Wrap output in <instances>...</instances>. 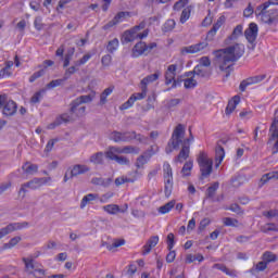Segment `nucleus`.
<instances>
[{
  "instance_id": "1",
  "label": "nucleus",
  "mask_w": 278,
  "mask_h": 278,
  "mask_svg": "<svg viewBox=\"0 0 278 278\" xmlns=\"http://www.w3.org/2000/svg\"><path fill=\"white\" fill-rule=\"evenodd\" d=\"M185 138H186V126H184V124H178L174 128L172 137L165 148V153H167V155H170L173 151H178V149H180V152L174 159V162L176 164H181L186 162L188 157H190V143L194 142L192 128L189 127V138H186V139Z\"/></svg>"
},
{
  "instance_id": "2",
  "label": "nucleus",
  "mask_w": 278,
  "mask_h": 278,
  "mask_svg": "<svg viewBox=\"0 0 278 278\" xmlns=\"http://www.w3.org/2000/svg\"><path fill=\"white\" fill-rule=\"evenodd\" d=\"M213 53L219 71H222V73H226L224 75L225 81L233 71V62H238L239 59L244 55V46L236 43L224 49L215 50Z\"/></svg>"
},
{
  "instance_id": "3",
  "label": "nucleus",
  "mask_w": 278,
  "mask_h": 278,
  "mask_svg": "<svg viewBox=\"0 0 278 278\" xmlns=\"http://www.w3.org/2000/svg\"><path fill=\"white\" fill-rule=\"evenodd\" d=\"M146 24L144 22H141L139 25L134 26L132 28L125 30L122 35L121 42L122 45H129V42H135V40H143V38H147L149 36V29H144Z\"/></svg>"
},
{
  "instance_id": "4",
  "label": "nucleus",
  "mask_w": 278,
  "mask_h": 278,
  "mask_svg": "<svg viewBox=\"0 0 278 278\" xmlns=\"http://www.w3.org/2000/svg\"><path fill=\"white\" fill-rule=\"evenodd\" d=\"M197 162L200 166V179H207V177L212 175V170H214V161L207 157V153L201 151L199 153Z\"/></svg>"
},
{
  "instance_id": "5",
  "label": "nucleus",
  "mask_w": 278,
  "mask_h": 278,
  "mask_svg": "<svg viewBox=\"0 0 278 278\" xmlns=\"http://www.w3.org/2000/svg\"><path fill=\"white\" fill-rule=\"evenodd\" d=\"M256 16H260L262 23L266 25H275L278 23V10L277 9H268L264 7H257L255 10Z\"/></svg>"
},
{
  "instance_id": "6",
  "label": "nucleus",
  "mask_w": 278,
  "mask_h": 278,
  "mask_svg": "<svg viewBox=\"0 0 278 278\" xmlns=\"http://www.w3.org/2000/svg\"><path fill=\"white\" fill-rule=\"evenodd\" d=\"M22 260L25 264V273H27V275H34L36 278H45L47 270H45L42 264L33 258L23 257Z\"/></svg>"
},
{
  "instance_id": "7",
  "label": "nucleus",
  "mask_w": 278,
  "mask_h": 278,
  "mask_svg": "<svg viewBox=\"0 0 278 278\" xmlns=\"http://www.w3.org/2000/svg\"><path fill=\"white\" fill-rule=\"evenodd\" d=\"M164 192L166 199L173 194V167L168 162L163 164Z\"/></svg>"
},
{
  "instance_id": "8",
  "label": "nucleus",
  "mask_w": 278,
  "mask_h": 278,
  "mask_svg": "<svg viewBox=\"0 0 278 278\" xmlns=\"http://www.w3.org/2000/svg\"><path fill=\"white\" fill-rule=\"evenodd\" d=\"M4 116H14L18 110V105L13 100H8L7 94H0V109Z\"/></svg>"
},
{
  "instance_id": "9",
  "label": "nucleus",
  "mask_w": 278,
  "mask_h": 278,
  "mask_svg": "<svg viewBox=\"0 0 278 278\" xmlns=\"http://www.w3.org/2000/svg\"><path fill=\"white\" fill-rule=\"evenodd\" d=\"M27 227H29V224L27 222L11 223L7 227L0 229V240L1 238H5V236L14 231H21V229H27Z\"/></svg>"
},
{
  "instance_id": "10",
  "label": "nucleus",
  "mask_w": 278,
  "mask_h": 278,
  "mask_svg": "<svg viewBox=\"0 0 278 278\" xmlns=\"http://www.w3.org/2000/svg\"><path fill=\"white\" fill-rule=\"evenodd\" d=\"M27 227H29V224L27 222L11 223L7 227L0 229V240L1 238H5V236L14 231H21V229H27Z\"/></svg>"
},
{
  "instance_id": "11",
  "label": "nucleus",
  "mask_w": 278,
  "mask_h": 278,
  "mask_svg": "<svg viewBox=\"0 0 278 278\" xmlns=\"http://www.w3.org/2000/svg\"><path fill=\"white\" fill-rule=\"evenodd\" d=\"M175 77H177V64H172L165 72V86H170L172 84V88H177L179 80H175Z\"/></svg>"
},
{
  "instance_id": "12",
  "label": "nucleus",
  "mask_w": 278,
  "mask_h": 278,
  "mask_svg": "<svg viewBox=\"0 0 278 278\" xmlns=\"http://www.w3.org/2000/svg\"><path fill=\"white\" fill-rule=\"evenodd\" d=\"M94 97H97V92L94 91H91L87 96H79L78 98H76L74 101L71 102L70 112H75L76 108H79L81 103H92V101L94 100Z\"/></svg>"
},
{
  "instance_id": "13",
  "label": "nucleus",
  "mask_w": 278,
  "mask_h": 278,
  "mask_svg": "<svg viewBox=\"0 0 278 278\" xmlns=\"http://www.w3.org/2000/svg\"><path fill=\"white\" fill-rule=\"evenodd\" d=\"M207 47H210L207 41H201L199 43L181 48L180 53L181 55H186V53H200V51L207 49Z\"/></svg>"
},
{
  "instance_id": "14",
  "label": "nucleus",
  "mask_w": 278,
  "mask_h": 278,
  "mask_svg": "<svg viewBox=\"0 0 278 278\" xmlns=\"http://www.w3.org/2000/svg\"><path fill=\"white\" fill-rule=\"evenodd\" d=\"M110 140L113 142H131V131L121 132L118 130H114L109 136Z\"/></svg>"
},
{
  "instance_id": "15",
  "label": "nucleus",
  "mask_w": 278,
  "mask_h": 278,
  "mask_svg": "<svg viewBox=\"0 0 278 278\" xmlns=\"http://www.w3.org/2000/svg\"><path fill=\"white\" fill-rule=\"evenodd\" d=\"M264 79H266V74L249 77L240 83L239 90H241V92H244L248 86H253V84H260L261 81H264Z\"/></svg>"
},
{
  "instance_id": "16",
  "label": "nucleus",
  "mask_w": 278,
  "mask_h": 278,
  "mask_svg": "<svg viewBox=\"0 0 278 278\" xmlns=\"http://www.w3.org/2000/svg\"><path fill=\"white\" fill-rule=\"evenodd\" d=\"M190 75H195L202 79H207L212 77V70L203 67V65H197L192 72L187 73V77H190Z\"/></svg>"
},
{
  "instance_id": "17",
  "label": "nucleus",
  "mask_w": 278,
  "mask_h": 278,
  "mask_svg": "<svg viewBox=\"0 0 278 278\" xmlns=\"http://www.w3.org/2000/svg\"><path fill=\"white\" fill-rule=\"evenodd\" d=\"M257 31H258L257 24L250 23L249 27L244 31V36L248 42H250V45H253V42L257 40Z\"/></svg>"
},
{
  "instance_id": "18",
  "label": "nucleus",
  "mask_w": 278,
  "mask_h": 278,
  "mask_svg": "<svg viewBox=\"0 0 278 278\" xmlns=\"http://www.w3.org/2000/svg\"><path fill=\"white\" fill-rule=\"evenodd\" d=\"M49 181H51V177L34 178L33 180L25 182V186L30 188V190H38V188H42V186H46Z\"/></svg>"
},
{
  "instance_id": "19",
  "label": "nucleus",
  "mask_w": 278,
  "mask_h": 278,
  "mask_svg": "<svg viewBox=\"0 0 278 278\" xmlns=\"http://www.w3.org/2000/svg\"><path fill=\"white\" fill-rule=\"evenodd\" d=\"M73 121V115L68 113H63L55 118V121L48 125V129H55V127H60L63 123H71Z\"/></svg>"
},
{
  "instance_id": "20",
  "label": "nucleus",
  "mask_w": 278,
  "mask_h": 278,
  "mask_svg": "<svg viewBox=\"0 0 278 278\" xmlns=\"http://www.w3.org/2000/svg\"><path fill=\"white\" fill-rule=\"evenodd\" d=\"M147 55V42L139 41L131 49V58H140Z\"/></svg>"
},
{
  "instance_id": "21",
  "label": "nucleus",
  "mask_w": 278,
  "mask_h": 278,
  "mask_svg": "<svg viewBox=\"0 0 278 278\" xmlns=\"http://www.w3.org/2000/svg\"><path fill=\"white\" fill-rule=\"evenodd\" d=\"M86 173H90V167L88 165L76 164L72 167L71 179H73V177H79V175H86Z\"/></svg>"
},
{
  "instance_id": "22",
  "label": "nucleus",
  "mask_w": 278,
  "mask_h": 278,
  "mask_svg": "<svg viewBox=\"0 0 278 278\" xmlns=\"http://www.w3.org/2000/svg\"><path fill=\"white\" fill-rule=\"evenodd\" d=\"M157 242H160L159 236L150 237V239L143 245V255H149V253H151V249H153L154 247H157Z\"/></svg>"
},
{
  "instance_id": "23",
  "label": "nucleus",
  "mask_w": 278,
  "mask_h": 278,
  "mask_svg": "<svg viewBox=\"0 0 278 278\" xmlns=\"http://www.w3.org/2000/svg\"><path fill=\"white\" fill-rule=\"evenodd\" d=\"M89 162L96 166H103L105 164V154L103 152L93 153L90 155Z\"/></svg>"
},
{
  "instance_id": "24",
  "label": "nucleus",
  "mask_w": 278,
  "mask_h": 278,
  "mask_svg": "<svg viewBox=\"0 0 278 278\" xmlns=\"http://www.w3.org/2000/svg\"><path fill=\"white\" fill-rule=\"evenodd\" d=\"M12 66H14L13 61H7L4 63V67L0 70V79H8V77H12Z\"/></svg>"
},
{
  "instance_id": "25",
  "label": "nucleus",
  "mask_w": 278,
  "mask_h": 278,
  "mask_svg": "<svg viewBox=\"0 0 278 278\" xmlns=\"http://www.w3.org/2000/svg\"><path fill=\"white\" fill-rule=\"evenodd\" d=\"M149 160H151V154L149 152H143L136 160V168H144V164H149Z\"/></svg>"
},
{
  "instance_id": "26",
  "label": "nucleus",
  "mask_w": 278,
  "mask_h": 278,
  "mask_svg": "<svg viewBox=\"0 0 278 278\" xmlns=\"http://www.w3.org/2000/svg\"><path fill=\"white\" fill-rule=\"evenodd\" d=\"M91 184L93 186H101L102 188H110L112 185V178L93 177L91 178Z\"/></svg>"
},
{
  "instance_id": "27",
  "label": "nucleus",
  "mask_w": 278,
  "mask_h": 278,
  "mask_svg": "<svg viewBox=\"0 0 278 278\" xmlns=\"http://www.w3.org/2000/svg\"><path fill=\"white\" fill-rule=\"evenodd\" d=\"M238 103H240V96H235L227 104L226 106V115L229 116L233 114V111L238 106Z\"/></svg>"
},
{
  "instance_id": "28",
  "label": "nucleus",
  "mask_w": 278,
  "mask_h": 278,
  "mask_svg": "<svg viewBox=\"0 0 278 278\" xmlns=\"http://www.w3.org/2000/svg\"><path fill=\"white\" fill-rule=\"evenodd\" d=\"M160 72H155L154 74L148 75L141 80V86L147 88L148 84H153V81H157L160 79Z\"/></svg>"
},
{
  "instance_id": "29",
  "label": "nucleus",
  "mask_w": 278,
  "mask_h": 278,
  "mask_svg": "<svg viewBox=\"0 0 278 278\" xmlns=\"http://www.w3.org/2000/svg\"><path fill=\"white\" fill-rule=\"evenodd\" d=\"M22 169L26 175H34V173H38V165L26 162Z\"/></svg>"
},
{
  "instance_id": "30",
  "label": "nucleus",
  "mask_w": 278,
  "mask_h": 278,
  "mask_svg": "<svg viewBox=\"0 0 278 278\" xmlns=\"http://www.w3.org/2000/svg\"><path fill=\"white\" fill-rule=\"evenodd\" d=\"M96 199H99V194L97 193H88L87 195H85L80 202V210H84V207H86L88 203H90L91 201H96Z\"/></svg>"
},
{
  "instance_id": "31",
  "label": "nucleus",
  "mask_w": 278,
  "mask_h": 278,
  "mask_svg": "<svg viewBox=\"0 0 278 278\" xmlns=\"http://www.w3.org/2000/svg\"><path fill=\"white\" fill-rule=\"evenodd\" d=\"M130 138L131 140H137L141 144H149V137H146L143 135L137 134L136 131H130Z\"/></svg>"
},
{
  "instance_id": "32",
  "label": "nucleus",
  "mask_w": 278,
  "mask_h": 278,
  "mask_svg": "<svg viewBox=\"0 0 278 278\" xmlns=\"http://www.w3.org/2000/svg\"><path fill=\"white\" fill-rule=\"evenodd\" d=\"M215 160L218 161V164H220V162H223V160H225V148H223V146H220V143H217V146L215 148Z\"/></svg>"
},
{
  "instance_id": "33",
  "label": "nucleus",
  "mask_w": 278,
  "mask_h": 278,
  "mask_svg": "<svg viewBox=\"0 0 278 278\" xmlns=\"http://www.w3.org/2000/svg\"><path fill=\"white\" fill-rule=\"evenodd\" d=\"M219 188V184L218 182H214L213 185H211L207 189H206V197L207 199H211V201L214 199L216 191Z\"/></svg>"
},
{
  "instance_id": "34",
  "label": "nucleus",
  "mask_w": 278,
  "mask_h": 278,
  "mask_svg": "<svg viewBox=\"0 0 278 278\" xmlns=\"http://www.w3.org/2000/svg\"><path fill=\"white\" fill-rule=\"evenodd\" d=\"M242 25H237L235 27V29L232 30V34L228 37L227 40L231 41V40H238V38H240V36H242Z\"/></svg>"
},
{
  "instance_id": "35",
  "label": "nucleus",
  "mask_w": 278,
  "mask_h": 278,
  "mask_svg": "<svg viewBox=\"0 0 278 278\" xmlns=\"http://www.w3.org/2000/svg\"><path fill=\"white\" fill-rule=\"evenodd\" d=\"M269 131L271 134V137L269 140H275V138H277L276 142H278V119L273 121Z\"/></svg>"
},
{
  "instance_id": "36",
  "label": "nucleus",
  "mask_w": 278,
  "mask_h": 278,
  "mask_svg": "<svg viewBox=\"0 0 278 278\" xmlns=\"http://www.w3.org/2000/svg\"><path fill=\"white\" fill-rule=\"evenodd\" d=\"M270 179H278V170L263 175L261 178V184L264 186V184L270 181Z\"/></svg>"
},
{
  "instance_id": "37",
  "label": "nucleus",
  "mask_w": 278,
  "mask_h": 278,
  "mask_svg": "<svg viewBox=\"0 0 278 278\" xmlns=\"http://www.w3.org/2000/svg\"><path fill=\"white\" fill-rule=\"evenodd\" d=\"M103 210L108 214L114 215V214H118V212H121V206H118V204H108V205L103 206Z\"/></svg>"
},
{
  "instance_id": "38",
  "label": "nucleus",
  "mask_w": 278,
  "mask_h": 278,
  "mask_svg": "<svg viewBox=\"0 0 278 278\" xmlns=\"http://www.w3.org/2000/svg\"><path fill=\"white\" fill-rule=\"evenodd\" d=\"M134 14L129 11H122V12H118L115 16H114V20L115 22L118 24V23H122V21H125V18L128 17H131Z\"/></svg>"
},
{
  "instance_id": "39",
  "label": "nucleus",
  "mask_w": 278,
  "mask_h": 278,
  "mask_svg": "<svg viewBox=\"0 0 278 278\" xmlns=\"http://www.w3.org/2000/svg\"><path fill=\"white\" fill-rule=\"evenodd\" d=\"M175 200H172L169 202H167L165 205L160 206L159 212L160 214H168V212H170V210H173V207H175Z\"/></svg>"
},
{
  "instance_id": "40",
  "label": "nucleus",
  "mask_w": 278,
  "mask_h": 278,
  "mask_svg": "<svg viewBox=\"0 0 278 278\" xmlns=\"http://www.w3.org/2000/svg\"><path fill=\"white\" fill-rule=\"evenodd\" d=\"M175 25H177L175 20H167L162 27V31H164V34L173 31L175 29Z\"/></svg>"
},
{
  "instance_id": "41",
  "label": "nucleus",
  "mask_w": 278,
  "mask_h": 278,
  "mask_svg": "<svg viewBox=\"0 0 278 278\" xmlns=\"http://www.w3.org/2000/svg\"><path fill=\"white\" fill-rule=\"evenodd\" d=\"M78 71H79V66H76L74 62V66L68 67L65 71L63 78L65 79V81H67V79H71V76L75 75V73H77Z\"/></svg>"
},
{
  "instance_id": "42",
  "label": "nucleus",
  "mask_w": 278,
  "mask_h": 278,
  "mask_svg": "<svg viewBox=\"0 0 278 278\" xmlns=\"http://www.w3.org/2000/svg\"><path fill=\"white\" fill-rule=\"evenodd\" d=\"M263 260L265 263L270 264L273 262H277V254L267 251L263 254Z\"/></svg>"
},
{
  "instance_id": "43",
  "label": "nucleus",
  "mask_w": 278,
  "mask_h": 278,
  "mask_svg": "<svg viewBox=\"0 0 278 278\" xmlns=\"http://www.w3.org/2000/svg\"><path fill=\"white\" fill-rule=\"evenodd\" d=\"M118 38H114L113 40L109 41L108 46H106V50L109 51V53H114V51H116L118 49Z\"/></svg>"
},
{
  "instance_id": "44",
  "label": "nucleus",
  "mask_w": 278,
  "mask_h": 278,
  "mask_svg": "<svg viewBox=\"0 0 278 278\" xmlns=\"http://www.w3.org/2000/svg\"><path fill=\"white\" fill-rule=\"evenodd\" d=\"M122 153H134L135 155H138V153H140V148H136L134 146H125L124 148H122Z\"/></svg>"
},
{
  "instance_id": "45",
  "label": "nucleus",
  "mask_w": 278,
  "mask_h": 278,
  "mask_svg": "<svg viewBox=\"0 0 278 278\" xmlns=\"http://www.w3.org/2000/svg\"><path fill=\"white\" fill-rule=\"evenodd\" d=\"M123 244H125V239H116L112 244H106V249L108 251H114V249H118Z\"/></svg>"
},
{
  "instance_id": "46",
  "label": "nucleus",
  "mask_w": 278,
  "mask_h": 278,
  "mask_svg": "<svg viewBox=\"0 0 278 278\" xmlns=\"http://www.w3.org/2000/svg\"><path fill=\"white\" fill-rule=\"evenodd\" d=\"M22 238L21 237H13L8 243L3 244V249H13V247H16L18 242H21Z\"/></svg>"
},
{
  "instance_id": "47",
  "label": "nucleus",
  "mask_w": 278,
  "mask_h": 278,
  "mask_svg": "<svg viewBox=\"0 0 278 278\" xmlns=\"http://www.w3.org/2000/svg\"><path fill=\"white\" fill-rule=\"evenodd\" d=\"M261 231L263 233H268L269 231H278V227L276 224L269 223V224H266L265 226H263L261 228Z\"/></svg>"
},
{
  "instance_id": "48",
  "label": "nucleus",
  "mask_w": 278,
  "mask_h": 278,
  "mask_svg": "<svg viewBox=\"0 0 278 278\" xmlns=\"http://www.w3.org/2000/svg\"><path fill=\"white\" fill-rule=\"evenodd\" d=\"M64 81H66V79H64V77L60 78V79H54L47 85V88H48V90L58 88V86H62Z\"/></svg>"
},
{
  "instance_id": "49",
  "label": "nucleus",
  "mask_w": 278,
  "mask_h": 278,
  "mask_svg": "<svg viewBox=\"0 0 278 278\" xmlns=\"http://www.w3.org/2000/svg\"><path fill=\"white\" fill-rule=\"evenodd\" d=\"M192 161L186 162L185 165L182 166L181 173L185 177H189L190 172L192 170Z\"/></svg>"
},
{
  "instance_id": "50",
  "label": "nucleus",
  "mask_w": 278,
  "mask_h": 278,
  "mask_svg": "<svg viewBox=\"0 0 278 278\" xmlns=\"http://www.w3.org/2000/svg\"><path fill=\"white\" fill-rule=\"evenodd\" d=\"M147 87L141 86V92L134 93L131 97H134L135 101H142L147 97Z\"/></svg>"
},
{
  "instance_id": "51",
  "label": "nucleus",
  "mask_w": 278,
  "mask_h": 278,
  "mask_svg": "<svg viewBox=\"0 0 278 278\" xmlns=\"http://www.w3.org/2000/svg\"><path fill=\"white\" fill-rule=\"evenodd\" d=\"M184 86L187 90L197 88V80H194V78H186L184 79Z\"/></svg>"
},
{
  "instance_id": "52",
  "label": "nucleus",
  "mask_w": 278,
  "mask_h": 278,
  "mask_svg": "<svg viewBox=\"0 0 278 278\" xmlns=\"http://www.w3.org/2000/svg\"><path fill=\"white\" fill-rule=\"evenodd\" d=\"M223 223L226 227H238V219L231 217H225Z\"/></svg>"
},
{
  "instance_id": "53",
  "label": "nucleus",
  "mask_w": 278,
  "mask_h": 278,
  "mask_svg": "<svg viewBox=\"0 0 278 278\" xmlns=\"http://www.w3.org/2000/svg\"><path fill=\"white\" fill-rule=\"evenodd\" d=\"M115 162L117 164H119L121 166H129L131 164L129 159H127V156H123V155H117V157L115 159Z\"/></svg>"
},
{
  "instance_id": "54",
  "label": "nucleus",
  "mask_w": 278,
  "mask_h": 278,
  "mask_svg": "<svg viewBox=\"0 0 278 278\" xmlns=\"http://www.w3.org/2000/svg\"><path fill=\"white\" fill-rule=\"evenodd\" d=\"M134 179L127 177H118L115 179V186H123V184H134Z\"/></svg>"
},
{
  "instance_id": "55",
  "label": "nucleus",
  "mask_w": 278,
  "mask_h": 278,
  "mask_svg": "<svg viewBox=\"0 0 278 278\" xmlns=\"http://www.w3.org/2000/svg\"><path fill=\"white\" fill-rule=\"evenodd\" d=\"M70 114H75V116H77V118H81V116H86V106H77L75 109V112H70Z\"/></svg>"
},
{
  "instance_id": "56",
  "label": "nucleus",
  "mask_w": 278,
  "mask_h": 278,
  "mask_svg": "<svg viewBox=\"0 0 278 278\" xmlns=\"http://www.w3.org/2000/svg\"><path fill=\"white\" fill-rule=\"evenodd\" d=\"M92 58V53L85 54L80 60L75 61V66H84L88 60Z\"/></svg>"
},
{
  "instance_id": "57",
  "label": "nucleus",
  "mask_w": 278,
  "mask_h": 278,
  "mask_svg": "<svg viewBox=\"0 0 278 278\" xmlns=\"http://www.w3.org/2000/svg\"><path fill=\"white\" fill-rule=\"evenodd\" d=\"M134 103H136V100L132 96H130V98L119 106V110H129V108H131Z\"/></svg>"
},
{
  "instance_id": "58",
  "label": "nucleus",
  "mask_w": 278,
  "mask_h": 278,
  "mask_svg": "<svg viewBox=\"0 0 278 278\" xmlns=\"http://www.w3.org/2000/svg\"><path fill=\"white\" fill-rule=\"evenodd\" d=\"M173 247H175V235L169 232L167 235V249L168 251H173Z\"/></svg>"
},
{
  "instance_id": "59",
  "label": "nucleus",
  "mask_w": 278,
  "mask_h": 278,
  "mask_svg": "<svg viewBox=\"0 0 278 278\" xmlns=\"http://www.w3.org/2000/svg\"><path fill=\"white\" fill-rule=\"evenodd\" d=\"M34 27L37 29V31L42 30L45 27V24H42V16H37L34 21Z\"/></svg>"
},
{
  "instance_id": "60",
  "label": "nucleus",
  "mask_w": 278,
  "mask_h": 278,
  "mask_svg": "<svg viewBox=\"0 0 278 278\" xmlns=\"http://www.w3.org/2000/svg\"><path fill=\"white\" fill-rule=\"evenodd\" d=\"M42 92H45V90L37 91V92L30 98V103H33V104L40 103V99H42Z\"/></svg>"
},
{
  "instance_id": "61",
  "label": "nucleus",
  "mask_w": 278,
  "mask_h": 278,
  "mask_svg": "<svg viewBox=\"0 0 278 278\" xmlns=\"http://www.w3.org/2000/svg\"><path fill=\"white\" fill-rule=\"evenodd\" d=\"M190 18V9L186 8L182 10L181 15H180V23L184 25L186 21Z\"/></svg>"
},
{
  "instance_id": "62",
  "label": "nucleus",
  "mask_w": 278,
  "mask_h": 278,
  "mask_svg": "<svg viewBox=\"0 0 278 278\" xmlns=\"http://www.w3.org/2000/svg\"><path fill=\"white\" fill-rule=\"evenodd\" d=\"M218 30H215L214 27H212L207 34H206V37H205V42H212L214 40V37L216 36V33Z\"/></svg>"
},
{
  "instance_id": "63",
  "label": "nucleus",
  "mask_w": 278,
  "mask_h": 278,
  "mask_svg": "<svg viewBox=\"0 0 278 278\" xmlns=\"http://www.w3.org/2000/svg\"><path fill=\"white\" fill-rule=\"evenodd\" d=\"M265 268H268V263H265V261L263 260L255 265L254 270L256 273H262Z\"/></svg>"
},
{
  "instance_id": "64",
  "label": "nucleus",
  "mask_w": 278,
  "mask_h": 278,
  "mask_svg": "<svg viewBox=\"0 0 278 278\" xmlns=\"http://www.w3.org/2000/svg\"><path fill=\"white\" fill-rule=\"evenodd\" d=\"M263 216L266 218H278V210H269L263 212Z\"/></svg>"
}]
</instances>
